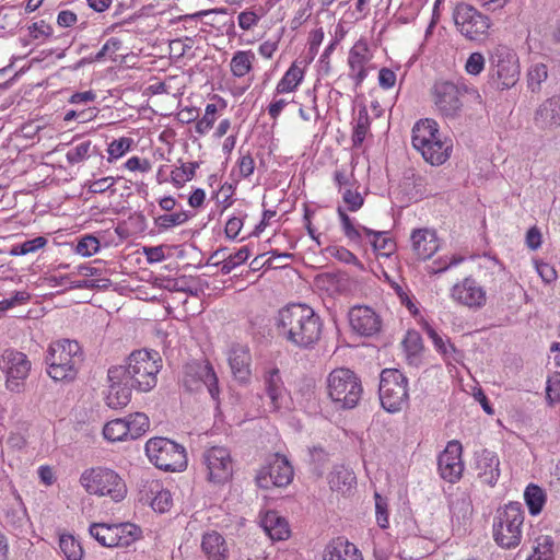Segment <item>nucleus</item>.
Masks as SVG:
<instances>
[{"label": "nucleus", "mask_w": 560, "mask_h": 560, "mask_svg": "<svg viewBox=\"0 0 560 560\" xmlns=\"http://www.w3.org/2000/svg\"><path fill=\"white\" fill-rule=\"evenodd\" d=\"M304 70L293 62L290 68L285 71L284 75L278 82L276 86L277 94L291 93L296 90L300 83L303 81Z\"/></svg>", "instance_id": "nucleus-32"}, {"label": "nucleus", "mask_w": 560, "mask_h": 560, "mask_svg": "<svg viewBox=\"0 0 560 560\" xmlns=\"http://www.w3.org/2000/svg\"><path fill=\"white\" fill-rule=\"evenodd\" d=\"M116 183V179L112 176L103 177L92 182L89 185V191L92 194H103L112 188Z\"/></svg>", "instance_id": "nucleus-63"}, {"label": "nucleus", "mask_w": 560, "mask_h": 560, "mask_svg": "<svg viewBox=\"0 0 560 560\" xmlns=\"http://www.w3.org/2000/svg\"><path fill=\"white\" fill-rule=\"evenodd\" d=\"M533 122L537 129L546 132L560 128V95L541 102L534 112Z\"/></svg>", "instance_id": "nucleus-20"}, {"label": "nucleus", "mask_w": 560, "mask_h": 560, "mask_svg": "<svg viewBox=\"0 0 560 560\" xmlns=\"http://www.w3.org/2000/svg\"><path fill=\"white\" fill-rule=\"evenodd\" d=\"M369 60L368 44L364 40H358L350 49L348 57L349 77L355 81V86H359L366 78L365 65Z\"/></svg>", "instance_id": "nucleus-24"}, {"label": "nucleus", "mask_w": 560, "mask_h": 560, "mask_svg": "<svg viewBox=\"0 0 560 560\" xmlns=\"http://www.w3.org/2000/svg\"><path fill=\"white\" fill-rule=\"evenodd\" d=\"M59 551L66 560H82L84 555L81 542L70 534L59 536Z\"/></svg>", "instance_id": "nucleus-37"}, {"label": "nucleus", "mask_w": 560, "mask_h": 560, "mask_svg": "<svg viewBox=\"0 0 560 560\" xmlns=\"http://www.w3.org/2000/svg\"><path fill=\"white\" fill-rule=\"evenodd\" d=\"M100 248V242L95 236L88 235L82 237L77 245V253L82 256H91Z\"/></svg>", "instance_id": "nucleus-55"}, {"label": "nucleus", "mask_w": 560, "mask_h": 560, "mask_svg": "<svg viewBox=\"0 0 560 560\" xmlns=\"http://www.w3.org/2000/svg\"><path fill=\"white\" fill-rule=\"evenodd\" d=\"M546 394L551 404L560 400V373H555L548 378Z\"/></svg>", "instance_id": "nucleus-59"}, {"label": "nucleus", "mask_w": 560, "mask_h": 560, "mask_svg": "<svg viewBox=\"0 0 560 560\" xmlns=\"http://www.w3.org/2000/svg\"><path fill=\"white\" fill-rule=\"evenodd\" d=\"M145 454L150 463L165 471H183L187 467L185 447L166 438L150 439L145 443Z\"/></svg>", "instance_id": "nucleus-7"}, {"label": "nucleus", "mask_w": 560, "mask_h": 560, "mask_svg": "<svg viewBox=\"0 0 560 560\" xmlns=\"http://www.w3.org/2000/svg\"><path fill=\"white\" fill-rule=\"evenodd\" d=\"M451 522L453 530L463 534L467 530L472 515V503L466 492L456 493L451 500Z\"/></svg>", "instance_id": "nucleus-21"}, {"label": "nucleus", "mask_w": 560, "mask_h": 560, "mask_svg": "<svg viewBox=\"0 0 560 560\" xmlns=\"http://www.w3.org/2000/svg\"><path fill=\"white\" fill-rule=\"evenodd\" d=\"M438 468L441 477L448 482H456L462 477L464 464L462 460V444L458 441L447 443L440 454Z\"/></svg>", "instance_id": "nucleus-19"}, {"label": "nucleus", "mask_w": 560, "mask_h": 560, "mask_svg": "<svg viewBox=\"0 0 560 560\" xmlns=\"http://www.w3.org/2000/svg\"><path fill=\"white\" fill-rule=\"evenodd\" d=\"M491 80L499 90L514 86L520 79V63L516 54L505 45H498L490 56Z\"/></svg>", "instance_id": "nucleus-9"}, {"label": "nucleus", "mask_w": 560, "mask_h": 560, "mask_svg": "<svg viewBox=\"0 0 560 560\" xmlns=\"http://www.w3.org/2000/svg\"><path fill=\"white\" fill-rule=\"evenodd\" d=\"M30 36L34 39L46 38L51 35L52 28L44 21L35 22L30 27Z\"/></svg>", "instance_id": "nucleus-62"}, {"label": "nucleus", "mask_w": 560, "mask_h": 560, "mask_svg": "<svg viewBox=\"0 0 560 560\" xmlns=\"http://www.w3.org/2000/svg\"><path fill=\"white\" fill-rule=\"evenodd\" d=\"M548 78L547 67L544 63L533 65L527 73V85L528 89L538 93L541 90V83Z\"/></svg>", "instance_id": "nucleus-44"}, {"label": "nucleus", "mask_w": 560, "mask_h": 560, "mask_svg": "<svg viewBox=\"0 0 560 560\" xmlns=\"http://www.w3.org/2000/svg\"><path fill=\"white\" fill-rule=\"evenodd\" d=\"M108 393L106 395V405L112 409L126 407L131 399L130 381L125 377V371L120 366H112L107 373Z\"/></svg>", "instance_id": "nucleus-18"}, {"label": "nucleus", "mask_w": 560, "mask_h": 560, "mask_svg": "<svg viewBox=\"0 0 560 560\" xmlns=\"http://www.w3.org/2000/svg\"><path fill=\"white\" fill-rule=\"evenodd\" d=\"M353 331L360 336H371L381 328L380 317H349Z\"/></svg>", "instance_id": "nucleus-39"}, {"label": "nucleus", "mask_w": 560, "mask_h": 560, "mask_svg": "<svg viewBox=\"0 0 560 560\" xmlns=\"http://www.w3.org/2000/svg\"><path fill=\"white\" fill-rule=\"evenodd\" d=\"M485 57L481 52H472L468 57L465 69L469 74L478 75L485 69Z\"/></svg>", "instance_id": "nucleus-58"}, {"label": "nucleus", "mask_w": 560, "mask_h": 560, "mask_svg": "<svg viewBox=\"0 0 560 560\" xmlns=\"http://www.w3.org/2000/svg\"><path fill=\"white\" fill-rule=\"evenodd\" d=\"M343 201L348 206L349 211H357L363 205V197L358 191H352L351 189H347L342 196Z\"/></svg>", "instance_id": "nucleus-61"}, {"label": "nucleus", "mask_w": 560, "mask_h": 560, "mask_svg": "<svg viewBox=\"0 0 560 560\" xmlns=\"http://www.w3.org/2000/svg\"><path fill=\"white\" fill-rule=\"evenodd\" d=\"M453 298L468 307H478L485 304L486 293L472 279H465L453 288Z\"/></svg>", "instance_id": "nucleus-26"}, {"label": "nucleus", "mask_w": 560, "mask_h": 560, "mask_svg": "<svg viewBox=\"0 0 560 560\" xmlns=\"http://www.w3.org/2000/svg\"><path fill=\"white\" fill-rule=\"evenodd\" d=\"M190 218L187 211H179L171 214H162L155 219V224L163 230L182 225Z\"/></svg>", "instance_id": "nucleus-48"}, {"label": "nucleus", "mask_w": 560, "mask_h": 560, "mask_svg": "<svg viewBox=\"0 0 560 560\" xmlns=\"http://www.w3.org/2000/svg\"><path fill=\"white\" fill-rule=\"evenodd\" d=\"M260 526L272 540H285L290 536V527L284 517L276 511H268L260 517Z\"/></svg>", "instance_id": "nucleus-28"}, {"label": "nucleus", "mask_w": 560, "mask_h": 560, "mask_svg": "<svg viewBox=\"0 0 560 560\" xmlns=\"http://www.w3.org/2000/svg\"><path fill=\"white\" fill-rule=\"evenodd\" d=\"M201 548L210 560H223L229 553L224 538L217 532L203 535Z\"/></svg>", "instance_id": "nucleus-31"}, {"label": "nucleus", "mask_w": 560, "mask_h": 560, "mask_svg": "<svg viewBox=\"0 0 560 560\" xmlns=\"http://www.w3.org/2000/svg\"><path fill=\"white\" fill-rule=\"evenodd\" d=\"M396 292L400 304L405 305L411 315H419V308L417 306L416 299L405 292L401 288H397Z\"/></svg>", "instance_id": "nucleus-64"}, {"label": "nucleus", "mask_w": 560, "mask_h": 560, "mask_svg": "<svg viewBox=\"0 0 560 560\" xmlns=\"http://www.w3.org/2000/svg\"><path fill=\"white\" fill-rule=\"evenodd\" d=\"M293 479V468L289 460L279 454L273 455L262 466L257 475L256 482L259 488L269 489L271 487H285Z\"/></svg>", "instance_id": "nucleus-16"}, {"label": "nucleus", "mask_w": 560, "mask_h": 560, "mask_svg": "<svg viewBox=\"0 0 560 560\" xmlns=\"http://www.w3.org/2000/svg\"><path fill=\"white\" fill-rule=\"evenodd\" d=\"M371 245L375 252L384 256L392 255L396 248L395 242L386 236V232L375 234V238H371Z\"/></svg>", "instance_id": "nucleus-49"}, {"label": "nucleus", "mask_w": 560, "mask_h": 560, "mask_svg": "<svg viewBox=\"0 0 560 560\" xmlns=\"http://www.w3.org/2000/svg\"><path fill=\"white\" fill-rule=\"evenodd\" d=\"M324 560H363L358 547L343 537L332 539L325 547Z\"/></svg>", "instance_id": "nucleus-27"}, {"label": "nucleus", "mask_w": 560, "mask_h": 560, "mask_svg": "<svg viewBox=\"0 0 560 560\" xmlns=\"http://www.w3.org/2000/svg\"><path fill=\"white\" fill-rule=\"evenodd\" d=\"M524 500L528 508L529 514L536 516L542 511L547 495L542 488L537 485L529 483L524 491Z\"/></svg>", "instance_id": "nucleus-33"}, {"label": "nucleus", "mask_w": 560, "mask_h": 560, "mask_svg": "<svg viewBox=\"0 0 560 560\" xmlns=\"http://www.w3.org/2000/svg\"><path fill=\"white\" fill-rule=\"evenodd\" d=\"M412 145L431 165H442L453 149L450 139H442L439 125L433 119H421L412 128Z\"/></svg>", "instance_id": "nucleus-2"}, {"label": "nucleus", "mask_w": 560, "mask_h": 560, "mask_svg": "<svg viewBox=\"0 0 560 560\" xmlns=\"http://www.w3.org/2000/svg\"><path fill=\"white\" fill-rule=\"evenodd\" d=\"M338 214L341 221V226L345 235L354 243L361 241V232L358 226H354L349 215L339 207Z\"/></svg>", "instance_id": "nucleus-52"}, {"label": "nucleus", "mask_w": 560, "mask_h": 560, "mask_svg": "<svg viewBox=\"0 0 560 560\" xmlns=\"http://www.w3.org/2000/svg\"><path fill=\"white\" fill-rule=\"evenodd\" d=\"M326 253L329 256L338 259L341 262H345V264H348V265H354V266H357L361 270L364 269L363 264L357 258V256L352 252H350L346 247H342V246H328L326 248Z\"/></svg>", "instance_id": "nucleus-46"}, {"label": "nucleus", "mask_w": 560, "mask_h": 560, "mask_svg": "<svg viewBox=\"0 0 560 560\" xmlns=\"http://www.w3.org/2000/svg\"><path fill=\"white\" fill-rule=\"evenodd\" d=\"M411 244L415 255L427 260L431 258L440 248V242L435 231L430 229H418L411 233Z\"/></svg>", "instance_id": "nucleus-22"}, {"label": "nucleus", "mask_w": 560, "mask_h": 560, "mask_svg": "<svg viewBox=\"0 0 560 560\" xmlns=\"http://www.w3.org/2000/svg\"><path fill=\"white\" fill-rule=\"evenodd\" d=\"M125 421L129 430L128 434L130 440L142 436L150 427V420L143 412L131 413L125 418Z\"/></svg>", "instance_id": "nucleus-38"}, {"label": "nucleus", "mask_w": 560, "mask_h": 560, "mask_svg": "<svg viewBox=\"0 0 560 560\" xmlns=\"http://www.w3.org/2000/svg\"><path fill=\"white\" fill-rule=\"evenodd\" d=\"M424 329L428 334V336L431 338L436 351H439L445 359H454L455 354L457 353L456 348L454 345L450 342L448 339H443L442 336H440L431 326H429L427 323L424 324Z\"/></svg>", "instance_id": "nucleus-41"}, {"label": "nucleus", "mask_w": 560, "mask_h": 560, "mask_svg": "<svg viewBox=\"0 0 560 560\" xmlns=\"http://www.w3.org/2000/svg\"><path fill=\"white\" fill-rule=\"evenodd\" d=\"M408 380L397 369H385L381 373L380 399L388 412H398L408 404Z\"/></svg>", "instance_id": "nucleus-8"}, {"label": "nucleus", "mask_w": 560, "mask_h": 560, "mask_svg": "<svg viewBox=\"0 0 560 560\" xmlns=\"http://www.w3.org/2000/svg\"><path fill=\"white\" fill-rule=\"evenodd\" d=\"M217 112L218 108L215 104H208L206 106L203 117L199 119L195 126L197 133L205 135L213 127Z\"/></svg>", "instance_id": "nucleus-51"}, {"label": "nucleus", "mask_w": 560, "mask_h": 560, "mask_svg": "<svg viewBox=\"0 0 560 560\" xmlns=\"http://www.w3.org/2000/svg\"><path fill=\"white\" fill-rule=\"evenodd\" d=\"M280 335L299 347L316 342L322 330L320 317H281L278 323Z\"/></svg>", "instance_id": "nucleus-12"}, {"label": "nucleus", "mask_w": 560, "mask_h": 560, "mask_svg": "<svg viewBox=\"0 0 560 560\" xmlns=\"http://www.w3.org/2000/svg\"><path fill=\"white\" fill-rule=\"evenodd\" d=\"M525 514L520 502H509L494 516L492 534L494 541L504 549L517 547L523 537Z\"/></svg>", "instance_id": "nucleus-4"}, {"label": "nucleus", "mask_w": 560, "mask_h": 560, "mask_svg": "<svg viewBox=\"0 0 560 560\" xmlns=\"http://www.w3.org/2000/svg\"><path fill=\"white\" fill-rule=\"evenodd\" d=\"M468 88L460 81H436L432 88L433 101L439 113L447 119L458 118L464 107Z\"/></svg>", "instance_id": "nucleus-10"}, {"label": "nucleus", "mask_w": 560, "mask_h": 560, "mask_svg": "<svg viewBox=\"0 0 560 560\" xmlns=\"http://www.w3.org/2000/svg\"><path fill=\"white\" fill-rule=\"evenodd\" d=\"M31 369L32 363L23 352L7 349L0 354V372L5 388L12 393H21L24 389Z\"/></svg>", "instance_id": "nucleus-13"}, {"label": "nucleus", "mask_w": 560, "mask_h": 560, "mask_svg": "<svg viewBox=\"0 0 560 560\" xmlns=\"http://www.w3.org/2000/svg\"><path fill=\"white\" fill-rule=\"evenodd\" d=\"M453 19L459 33L467 39L481 42L487 38L491 26L490 19L472 5L457 4Z\"/></svg>", "instance_id": "nucleus-15"}, {"label": "nucleus", "mask_w": 560, "mask_h": 560, "mask_svg": "<svg viewBox=\"0 0 560 560\" xmlns=\"http://www.w3.org/2000/svg\"><path fill=\"white\" fill-rule=\"evenodd\" d=\"M95 98L96 94L93 91H84L72 94L69 103L75 105L77 108H88V105L93 103Z\"/></svg>", "instance_id": "nucleus-60"}, {"label": "nucleus", "mask_w": 560, "mask_h": 560, "mask_svg": "<svg viewBox=\"0 0 560 560\" xmlns=\"http://www.w3.org/2000/svg\"><path fill=\"white\" fill-rule=\"evenodd\" d=\"M81 346L75 340L60 339L49 345L45 357L47 374L57 382L73 381L83 363Z\"/></svg>", "instance_id": "nucleus-1"}, {"label": "nucleus", "mask_w": 560, "mask_h": 560, "mask_svg": "<svg viewBox=\"0 0 560 560\" xmlns=\"http://www.w3.org/2000/svg\"><path fill=\"white\" fill-rule=\"evenodd\" d=\"M185 386L189 389H198L202 384L207 387L212 399L219 398L218 377L212 365L205 362H192L185 366Z\"/></svg>", "instance_id": "nucleus-17"}, {"label": "nucleus", "mask_w": 560, "mask_h": 560, "mask_svg": "<svg viewBox=\"0 0 560 560\" xmlns=\"http://www.w3.org/2000/svg\"><path fill=\"white\" fill-rule=\"evenodd\" d=\"M125 371V377L135 389L147 393L158 384V374L162 369V358L154 350L140 349L132 351L126 365H119Z\"/></svg>", "instance_id": "nucleus-3"}, {"label": "nucleus", "mask_w": 560, "mask_h": 560, "mask_svg": "<svg viewBox=\"0 0 560 560\" xmlns=\"http://www.w3.org/2000/svg\"><path fill=\"white\" fill-rule=\"evenodd\" d=\"M555 541L549 535L539 536L536 539L534 551L528 560H555Z\"/></svg>", "instance_id": "nucleus-40"}, {"label": "nucleus", "mask_w": 560, "mask_h": 560, "mask_svg": "<svg viewBox=\"0 0 560 560\" xmlns=\"http://www.w3.org/2000/svg\"><path fill=\"white\" fill-rule=\"evenodd\" d=\"M173 504L172 494L166 489H161L155 492L152 499L151 506L154 511L164 513L171 509Z\"/></svg>", "instance_id": "nucleus-54"}, {"label": "nucleus", "mask_w": 560, "mask_h": 560, "mask_svg": "<svg viewBox=\"0 0 560 560\" xmlns=\"http://www.w3.org/2000/svg\"><path fill=\"white\" fill-rule=\"evenodd\" d=\"M128 432L125 418L113 419L103 427L104 439L112 443L130 440Z\"/></svg>", "instance_id": "nucleus-35"}, {"label": "nucleus", "mask_w": 560, "mask_h": 560, "mask_svg": "<svg viewBox=\"0 0 560 560\" xmlns=\"http://www.w3.org/2000/svg\"><path fill=\"white\" fill-rule=\"evenodd\" d=\"M80 485L89 494L109 497L115 502L122 501L127 494L124 479L107 467L97 466L85 469L80 476Z\"/></svg>", "instance_id": "nucleus-5"}, {"label": "nucleus", "mask_w": 560, "mask_h": 560, "mask_svg": "<svg viewBox=\"0 0 560 560\" xmlns=\"http://www.w3.org/2000/svg\"><path fill=\"white\" fill-rule=\"evenodd\" d=\"M97 115L96 107H88V108H75L70 109L65 114L63 120L71 121L77 120L79 122H88L95 118Z\"/></svg>", "instance_id": "nucleus-53"}, {"label": "nucleus", "mask_w": 560, "mask_h": 560, "mask_svg": "<svg viewBox=\"0 0 560 560\" xmlns=\"http://www.w3.org/2000/svg\"><path fill=\"white\" fill-rule=\"evenodd\" d=\"M46 244L47 240L43 236H38L33 240L25 241L20 245L13 246L10 254L13 256L26 255L43 248Z\"/></svg>", "instance_id": "nucleus-50"}, {"label": "nucleus", "mask_w": 560, "mask_h": 560, "mask_svg": "<svg viewBox=\"0 0 560 560\" xmlns=\"http://www.w3.org/2000/svg\"><path fill=\"white\" fill-rule=\"evenodd\" d=\"M254 61L255 54L252 50H238L231 59V72L234 77L242 78L252 71Z\"/></svg>", "instance_id": "nucleus-34"}, {"label": "nucleus", "mask_w": 560, "mask_h": 560, "mask_svg": "<svg viewBox=\"0 0 560 560\" xmlns=\"http://www.w3.org/2000/svg\"><path fill=\"white\" fill-rule=\"evenodd\" d=\"M90 535L103 547H128L141 536V529L132 523H94Z\"/></svg>", "instance_id": "nucleus-14"}, {"label": "nucleus", "mask_w": 560, "mask_h": 560, "mask_svg": "<svg viewBox=\"0 0 560 560\" xmlns=\"http://www.w3.org/2000/svg\"><path fill=\"white\" fill-rule=\"evenodd\" d=\"M328 483L332 491H337L341 494H348L357 485V478L354 472L342 466H335L328 476Z\"/></svg>", "instance_id": "nucleus-29"}, {"label": "nucleus", "mask_w": 560, "mask_h": 560, "mask_svg": "<svg viewBox=\"0 0 560 560\" xmlns=\"http://www.w3.org/2000/svg\"><path fill=\"white\" fill-rule=\"evenodd\" d=\"M201 467L207 481L215 486L225 485L233 477L234 463L225 446L206 448L201 456Z\"/></svg>", "instance_id": "nucleus-11"}, {"label": "nucleus", "mask_w": 560, "mask_h": 560, "mask_svg": "<svg viewBox=\"0 0 560 560\" xmlns=\"http://www.w3.org/2000/svg\"><path fill=\"white\" fill-rule=\"evenodd\" d=\"M228 360L234 377L240 382H246L250 375L249 348L246 345H232L228 352Z\"/></svg>", "instance_id": "nucleus-23"}, {"label": "nucleus", "mask_w": 560, "mask_h": 560, "mask_svg": "<svg viewBox=\"0 0 560 560\" xmlns=\"http://www.w3.org/2000/svg\"><path fill=\"white\" fill-rule=\"evenodd\" d=\"M95 152L96 148L92 145V142L90 140H84L71 148L67 152L66 159L69 164L74 165L89 159Z\"/></svg>", "instance_id": "nucleus-42"}, {"label": "nucleus", "mask_w": 560, "mask_h": 560, "mask_svg": "<svg viewBox=\"0 0 560 560\" xmlns=\"http://www.w3.org/2000/svg\"><path fill=\"white\" fill-rule=\"evenodd\" d=\"M265 384L267 394L272 402L273 408H279L280 399L282 398L284 387L278 369H271L267 373V375L265 376Z\"/></svg>", "instance_id": "nucleus-36"}, {"label": "nucleus", "mask_w": 560, "mask_h": 560, "mask_svg": "<svg viewBox=\"0 0 560 560\" xmlns=\"http://www.w3.org/2000/svg\"><path fill=\"white\" fill-rule=\"evenodd\" d=\"M476 469L482 482L494 486L500 477V460L494 452L482 450L476 455Z\"/></svg>", "instance_id": "nucleus-25"}, {"label": "nucleus", "mask_w": 560, "mask_h": 560, "mask_svg": "<svg viewBox=\"0 0 560 560\" xmlns=\"http://www.w3.org/2000/svg\"><path fill=\"white\" fill-rule=\"evenodd\" d=\"M132 140L130 138H120L118 140H114L108 145V154L109 161L113 159H118L122 156L127 151H129Z\"/></svg>", "instance_id": "nucleus-57"}, {"label": "nucleus", "mask_w": 560, "mask_h": 560, "mask_svg": "<svg viewBox=\"0 0 560 560\" xmlns=\"http://www.w3.org/2000/svg\"><path fill=\"white\" fill-rule=\"evenodd\" d=\"M329 398L345 409L354 408L361 399L363 388L358 375L347 368L332 370L327 376Z\"/></svg>", "instance_id": "nucleus-6"}, {"label": "nucleus", "mask_w": 560, "mask_h": 560, "mask_svg": "<svg viewBox=\"0 0 560 560\" xmlns=\"http://www.w3.org/2000/svg\"><path fill=\"white\" fill-rule=\"evenodd\" d=\"M120 47L121 40L116 37H112L103 45V47L97 54H95L94 56H90L86 60L89 62H100L107 57L112 60H115L114 55L120 49Z\"/></svg>", "instance_id": "nucleus-47"}, {"label": "nucleus", "mask_w": 560, "mask_h": 560, "mask_svg": "<svg viewBox=\"0 0 560 560\" xmlns=\"http://www.w3.org/2000/svg\"><path fill=\"white\" fill-rule=\"evenodd\" d=\"M401 343L407 363L411 366H420L424 350L420 334L416 330H408Z\"/></svg>", "instance_id": "nucleus-30"}, {"label": "nucleus", "mask_w": 560, "mask_h": 560, "mask_svg": "<svg viewBox=\"0 0 560 560\" xmlns=\"http://www.w3.org/2000/svg\"><path fill=\"white\" fill-rule=\"evenodd\" d=\"M199 167L198 162H190L188 164H182V166L174 168L171 172V179L176 187H183L188 180H191L196 174V170Z\"/></svg>", "instance_id": "nucleus-43"}, {"label": "nucleus", "mask_w": 560, "mask_h": 560, "mask_svg": "<svg viewBox=\"0 0 560 560\" xmlns=\"http://www.w3.org/2000/svg\"><path fill=\"white\" fill-rule=\"evenodd\" d=\"M374 498H375L376 522L380 527L387 528L388 524H389L388 513H387V502L377 492L375 493Z\"/></svg>", "instance_id": "nucleus-56"}, {"label": "nucleus", "mask_w": 560, "mask_h": 560, "mask_svg": "<svg viewBox=\"0 0 560 560\" xmlns=\"http://www.w3.org/2000/svg\"><path fill=\"white\" fill-rule=\"evenodd\" d=\"M370 128V118L368 110L362 108L359 110L358 118L355 121L352 142L354 147L361 145L365 139V136Z\"/></svg>", "instance_id": "nucleus-45"}]
</instances>
